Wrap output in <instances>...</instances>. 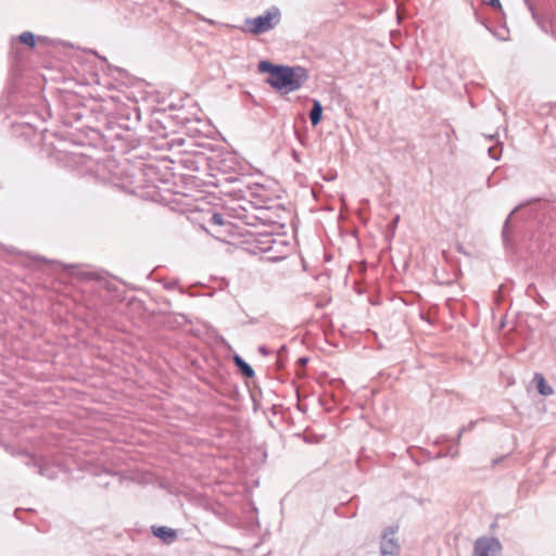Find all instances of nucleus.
<instances>
[{
    "instance_id": "15",
    "label": "nucleus",
    "mask_w": 556,
    "mask_h": 556,
    "mask_svg": "<svg viewBox=\"0 0 556 556\" xmlns=\"http://www.w3.org/2000/svg\"><path fill=\"white\" fill-rule=\"evenodd\" d=\"M475 424H476L475 421H470L468 426H464V427L460 428L457 437L455 438L456 444L459 443L463 433L466 432V431H470L475 427Z\"/></svg>"
},
{
    "instance_id": "17",
    "label": "nucleus",
    "mask_w": 556,
    "mask_h": 556,
    "mask_svg": "<svg viewBox=\"0 0 556 556\" xmlns=\"http://www.w3.org/2000/svg\"><path fill=\"white\" fill-rule=\"evenodd\" d=\"M483 2L494 9H502L500 0H483Z\"/></svg>"
},
{
    "instance_id": "14",
    "label": "nucleus",
    "mask_w": 556,
    "mask_h": 556,
    "mask_svg": "<svg viewBox=\"0 0 556 556\" xmlns=\"http://www.w3.org/2000/svg\"><path fill=\"white\" fill-rule=\"evenodd\" d=\"M501 152H502V148H498V147H490V148H488V154L493 160L497 161L500 159Z\"/></svg>"
},
{
    "instance_id": "2",
    "label": "nucleus",
    "mask_w": 556,
    "mask_h": 556,
    "mask_svg": "<svg viewBox=\"0 0 556 556\" xmlns=\"http://www.w3.org/2000/svg\"><path fill=\"white\" fill-rule=\"evenodd\" d=\"M283 242L277 240L271 233H257L250 243V251L257 255H266L265 258L270 262H278L285 258L277 249L281 248Z\"/></svg>"
},
{
    "instance_id": "20",
    "label": "nucleus",
    "mask_w": 556,
    "mask_h": 556,
    "mask_svg": "<svg viewBox=\"0 0 556 556\" xmlns=\"http://www.w3.org/2000/svg\"><path fill=\"white\" fill-rule=\"evenodd\" d=\"M177 287V281H172L170 283L166 285L165 288L168 290H172Z\"/></svg>"
},
{
    "instance_id": "1",
    "label": "nucleus",
    "mask_w": 556,
    "mask_h": 556,
    "mask_svg": "<svg viewBox=\"0 0 556 556\" xmlns=\"http://www.w3.org/2000/svg\"><path fill=\"white\" fill-rule=\"evenodd\" d=\"M257 68L260 73H268L269 76L265 79V83L282 93L301 89L308 79L307 70L299 65L273 64L264 60L258 63Z\"/></svg>"
},
{
    "instance_id": "12",
    "label": "nucleus",
    "mask_w": 556,
    "mask_h": 556,
    "mask_svg": "<svg viewBox=\"0 0 556 556\" xmlns=\"http://www.w3.org/2000/svg\"><path fill=\"white\" fill-rule=\"evenodd\" d=\"M21 43L34 48L36 46L35 35L30 31H24L18 36Z\"/></svg>"
},
{
    "instance_id": "8",
    "label": "nucleus",
    "mask_w": 556,
    "mask_h": 556,
    "mask_svg": "<svg viewBox=\"0 0 556 556\" xmlns=\"http://www.w3.org/2000/svg\"><path fill=\"white\" fill-rule=\"evenodd\" d=\"M533 382H535L538 392L541 395L547 396L553 394V388L545 382V379L542 374H534Z\"/></svg>"
},
{
    "instance_id": "4",
    "label": "nucleus",
    "mask_w": 556,
    "mask_h": 556,
    "mask_svg": "<svg viewBox=\"0 0 556 556\" xmlns=\"http://www.w3.org/2000/svg\"><path fill=\"white\" fill-rule=\"evenodd\" d=\"M502 543L493 536H480L473 543L472 556H502Z\"/></svg>"
},
{
    "instance_id": "19",
    "label": "nucleus",
    "mask_w": 556,
    "mask_h": 556,
    "mask_svg": "<svg viewBox=\"0 0 556 556\" xmlns=\"http://www.w3.org/2000/svg\"><path fill=\"white\" fill-rule=\"evenodd\" d=\"M85 279H93L94 276L91 273H81L80 274Z\"/></svg>"
},
{
    "instance_id": "11",
    "label": "nucleus",
    "mask_w": 556,
    "mask_h": 556,
    "mask_svg": "<svg viewBox=\"0 0 556 556\" xmlns=\"http://www.w3.org/2000/svg\"><path fill=\"white\" fill-rule=\"evenodd\" d=\"M243 213H238L237 217L242 219L247 225H255L256 220H261L262 223H265V217L262 215H254L247 212L245 208H242Z\"/></svg>"
},
{
    "instance_id": "6",
    "label": "nucleus",
    "mask_w": 556,
    "mask_h": 556,
    "mask_svg": "<svg viewBox=\"0 0 556 556\" xmlns=\"http://www.w3.org/2000/svg\"><path fill=\"white\" fill-rule=\"evenodd\" d=\"M152 533L166 544L173 543L177 538L176 531L165 526L152 527Z\"/></svg>"
},
{
    "instance_id": "23",
    "label": "nucleus",
    "mask_w": 556,
    "mask_h": 556,
    "mask_svg": "<svg viewBox=\"0 0 556 556\" xmlns=\"http://www.w3.org/2000/svg\"><path fill=\"white\" fill-rule=\"evenodd\" d=\"M68 268L71 269V274H74V269L76 268L75 266L73 265H70Z\"/></svg>"
},
{
    "instance_id": "22",
    "label": "nucleus",
    "mask_w": 556,
    "mask_h": 556,
    "mask_svg": "<svg viewBox=\"0 0 556 556\" xmlns=\"http://www.w3.org/2000/svg\"><path fill=\"white\" fill-rule=\"evenodd\" d=\"M134 113H135V117H136V119H137V121H139V118H140V114H139V112L137 111V109H135V110H134Z\"/></svg>"
},
{
    "instance_id": "25",
    "label": "nucleus",
    "mask_w": 556,
    "mask_h": 556,
    "mask_svg": "<svg viewBox=\"0 0 556 556\" xmlns=\"http://www.w3.org/2000/svg\"><path fill=\"white\" fill-rule=\"evenodd\" d=\"M301 363L305 364L306 363V359L305 358H301L300 359Z\"/></svg>"
},
{
    "instance_id": "26",
    "label": "nucleus",
    "mask_w": 556,
    "mask_h": 556,
    "mask_svg": "<svg viewBox=\"0 0 556 556\" xmlns=\"http://www.w3.org/2000/svg\"><path fill=\"white\" fill-rule=\"evenodd\" d=\"M45 470H46V469H41V470H40L41 475H47Z\"/></svg>"
},
{
    "instance_id": "24",
    "label": "nucleus",
    "mask_w": 556,
    "mask_h": 556,
    "mask_svg": "<svg viewBox=\"0 0 556 556\" xmlns=\"http://www.w3.org/2000/svg\"><path fill=\"white\" fill-rule=\"evenodd\" d=\"M399 219H400V216H396V217L394 218V220H393V225H396V224H397V222H399Z\"/></svg>"
},
{
    "instance_id": "9",
    "label": "nucleus",
    "mask_w": 556,
    "mask_h": 556,
    "mask_svg": "<svg viewBox=\"0 0 556 556\" xmlns=\"http://www.w3.org/2000/svg\"><path fill=\"white\" fill-rule=\"evenodd\" d=\"M323 118V105L319 100H313V106L309 111V121L312 126H317Z\"/></svg>"
},
{
    "instance_id": "13",
    "label": "nucleus",
    "mask_w": 556,
    "mask_h": 556,
    "mask_svg": "<svg viewBox=\"0 0 556 556\" xmlns=\"http://www.w3.org/2000/svg\"><path fill=\"white\" fill-rule=\"evenodd\" d=\"M210 225L213 226H225L227 224V220L225 219L224 215L220 213H214L208 220Z\"/></svg>"
},
{
    "instance_id": "7",
    "label": "nucleus",
    "mask_w": 556,
    "mask_h": 556,
    "mask_svg": "<svg viewBox=\"0 0 556 556\" xmlns=\"http://www.w3.org/2000/svg\"><path fill=\"white\" fill-rule=\"evenodd\" d=\"M528 7H529V10L531 12V15H532V18L536 22L538 26L541 28L542 31L548 34L549 33V26H551V22L541 16L533 8L532 4L528 3ZM551 35L553 38L556 39V30H551Z\"/></svg>"
},
{
    "instance_id": "18",
    "label": "nucleus",
    "mask_w": 556,
    "mask_h": 556,
    "mask_svg": "<svg viewBox=\"0 0 556 556\" xmlns=\"http://www.w3.org/2000/svg\"><path fill=\"white\" fill-rule=\"evenodd\" d=\"M258 352L261 354H263V355H268L269 354L268 350L264 345L258 346Z\"/></svg>"
},
{
    "instance_id": "10",
    "label": "nucleus",
    "mask_w": 556,
    "mask_h": 556,
    "mask_svg": "<svg viewBox=\"0 0 556 556\" xmlns=\"http://www.w3.org/2000/svg\"><path fill=\"white\" fill-rule=\"evenodd\" d=\"M236 366L239 368L241 374L247 378H253L255 376V371L251 365H249L242 357L236 355L233 357Z\"/></svg>"
},
{
    "instance_id": "5",
    "label": "nucleus",
    "mask_w": 556,
    "mask_h": 556,
    "mask_svg": "<svg viewBox=\"0 0 556 556\" xmlns=\"http://www.w3.org/2000/svg\"><path fill=\"white\" fill-rule=\"evenodd\" d=\"M397 531V526L388 527L383 531L380 540L381 556H400L401 544L396 538Z\"/></svg>"
},
{
    "instance_id": "16",
    "label": "nucleus",
    "mask_w": 556,
    "mask_h": 556,
    "mask_svg": "<svg viewBox=\"0 0 556 556\" xmlns=\"http://www.w3.org/2000/svg\"><path fill=\"white\" fill-rule=\"evenodd\" d=\"M516 211H517V207H516V208H514V210L510 212V214L507 216V218H506V220H505V223H504L503 231H502V236H503L504 241H506V240H507L508 224H509V222H510V218H511L513 214H514Z\"/></svg>"
},
{
    "instance_id": "21",
    "label": "nucleus",
    "mask_w": 556,
    "mask_h": 556,
    "mask_svg": "<svg viewBox=\"0 0 556 556\" xmlns=\"http://www.w3.org/2000/svg\"><path fill=\"white\" fill-rule=\"evenodd\" d=\"M452 457H456L458 455V448L456 447L453 452L448 453Z\"/></svg>"
},
{
    "instance_id": "3",
    "label": "nucleus",
    "mask_w": 556,
    "mask_h": 556,
    "mask_svg": "<svg viewBox=\"0 0 556 556\" xmlns=\"http://www.w3.org/2000/svg\"><path fill=\"white\" fill-rule=\"evenodd\" d=\"M280 10L271 7L264 14L245 21L249 30L254 35H261L275 28L280 22Z\"/></svg>"
}]
</instances>
